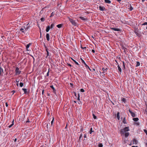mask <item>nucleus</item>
I'll return each instance as SVG.
<instances>
[{"label":"nucleus","instance_id":"423d86ee","mask_svg":"<svg viewBox=\"0 0 147 147\" xmlns=\"http://www.w3.org/2000/svg\"><path fill=\"white\" fill-rule=\"evenodd\" d=\"M129 111L131 114L132 117H136V115L134 113L132 112L130 109H129Z\"/></svg>","mask_w":147,"mask_h":147},{"label":"nucleus","instance_id":"603ef678","mask_svg":"<svg viewBox=\"0 0 147 147\" xmlns=\"http://www.w3.org/2000/svg\"><path fill=\"white\" fill-rule=\"evenodd\" d=\"M84 138H86V134H84Z\"/></svg>","mask_w":147,"mask_h":147},{"label":"nucleus","instance_id":"e433bc0d","mask_svg":"<svg viewBox=\"0 0 147 147\" xmlns=\"http://www.w3.org/2000/svg\"><path fill=\"white\" fill-rule=\"evenodd\" d=\"M54 13L53 12L51 13V15L50 17H52L53 16H54Z\"/></svg>","mask_w":147,"mask_h":147},{"label":"nucleus","instance_id":"de8ad7c7","mask_svg":"<svg viewBox=\"0 0 147 147\" xmlns=\"http://www.w3.org/2000/svg\"><path fill=\"white\" fill-rule=\"evenodd\" d=\"M123 68L124 69L125 68V66L124 64V62H123Z\"/></svg>","mask_w":147,"mask_h":147},{"label":"nucleus","instance_id":"a19ab883","mask_svg":"<svg viewBox=\"0 0 147 147\" xmlns=\"http://www.w3.org/2000/svg\"><path fill=\"white\" fill-rule=\"evenodd\" d=\"M92 115L93 117V118L94 119H96V117L94 114H93Z\"/></svg>","mask_w":147,"mask_h":147},{"label":"nucleus","instance_id":"9b49d317","mask_svg":"<svg viewBox=\"0 0 147 147\" xmlns=\"http://www.w3.org/2000/svg\"><path fill=\"white\" fill-rule=\"evenodd\" d=\"M99 9L100 11H105V8L104 7L100 6L99 7Z\"/></svg>","mask_w":147,"mask_h":147},{"label":"nucleus","instance_id":"4468645a","mask_svg":"<svg viewBox=\"0 0 147 147\" xmlns=\"http://www.w3.org/2000/svg\"><path fill=\"white\" fill-rule=\"evenodd\" d=\"M46 38H47V40L48 41H49V39H50L49 35V34H48V33L46 35Z\"/></svg>","mask_w":147,"mask_h":147},{"label":"nucleus","instance_id":"58836bf2","mask_svg":"<svg viewBox=\"0 0 147 147\" xmlns=\"http://www.w3.org/2000/svg\"><path fill=\"white\" fill-rule=\"evenodd\" d=\"M82 134H81V135H80V137H79V139L80 140V139H81V138H82Z\"/></svg>","mask_w":147,"mask_h":147},{"label":"nucleus","instance_id":"a211bd4d","mask_svg":"<svg viewBox=\"0 0 147 147\" xmlns=\"http://www.w3.org/2000/svg\"><path fill=\"white\" fill-rule=\"evenodd\" d=\"M71 59L77 65H78L79 66L80 65L75 60H74V59H73V58H71Z\"/></svg>","mask_w":147,"mask_h":147},{"label":"nucleus","instance_id":"8fccbe9b","mask_svg":"<svg viewBox=\"0 0 147 147\" xmlns=\"http://www.w3.org/2000/svg\"><path fill=\"white\" fill-rule=\"evenodd\" d=\"M116 0L119 3H120L121 2V0Z\"/></svg>","mask_w":147,"mask_h":147},{"label":"nucleus","instance_id":"1a4fd4ad","mask_svg":"<svg viewBox=\"0 0 147 147\" xmlns=\"http://www.w3.org/2000/svg\"><path fill=\"white\" fill-rule=\"evenodd\" d=\"M111 29L114 30L115 31H121V29L119 28H111Z\"/></svg>","mask_w":147,"mask_h":147},{"label":"nucleus","instance_id":"5701e85b","mask_svg":"<svg viewBox=\"0 0 147 147\" xmlns=\"http://www.w3.org/2000/svg\"><path fill=\"white\" fill-rule=\"evenodd\" d=\"M129 135V132H126L125 134V137H128Z\"/></svg>","mask_w":147,"mask_h":147},{"label":"nucleus","instance_id":"2f4dec72","mask_svg":"<svg viewBox=\"0 0 147 147\" xmlns=\"http://www.w3.org/2000/svg\"><path fill=\"white\" fill-rule=\"evenodd\" d=\"M123 122L124 124L126 123V120H125V118H123Z\"/></svg>","mask_w":147,"mask_h":147},{"label":"nucleus","instance_id":"13d9d810","mask_svg":"<svg viewBox=\"0 0 147 147\" xmlns=\"http://www.w3.org/2000/svg\"><path fill=\"white\" fill-rule=\"evenodd\" d=\"M30 121H29V120H28L26 122V123H28V122H29Z\"/></svg>","mask_w":147,"mask_h":147},{"label":"nucleus","instance_id":"5fc2aeb1","mask_svg":"<svg viewBox=\"0 0 147 147\" xmlns=\"http://www.w3.org/2000/svg\"><path fill=\"white\" fill-rule=\"evenodd\" d=\"M68 66H70V67H71V65L70 64H68Z\"/></svg>","mask_w":147,"mask_h":147},{"label":"nucleus","instance_id":"6e6d98bb","mask_svg":"<svg viewBox=\"0 0 147 147\" xmlns=\"http://www.w3.org/2000/svg\"><path fill=\"white\" fill-rule=\"evenodd\" d=\"M44 90H42V95L43 94H44Z\"/></svg>","mask_w":147,"mask_h":147},{"label":"nucleus","instance_id":"c03bdc74","mask_svg":"<svg viewBox=\"0 0 147 147\" xmlns=\"http://www.w3.org/2000/svg\"><path fill=\"white\" fill-rule=\"evenodd\" d=\"M92 128H90V134H91L93 132V131L92 130Z\"/></svg>","mask_w":147,"mask_h":147},{"label":"nucleus","instance_id":"6ab92c4d","mask_svg":"<svg viewBox=\"0 0 147 147\" xmlns=\"http://www.w3.org/2000/svg\"><path fill=\"white\" fill-rule=\"evenodd\" d=\"M79 18L82 20H87V18H85L84 17H80Z\"/></svg>","mask_w":147,"mask_h":147},{"label":"nucleus","instance_id":"393cba45","mask_svg":"<svg viewBox=\"0 0 147 147\" xmlns=\"http://www.w3.org/2000/svg\"><path fill=\"white\" fill-rule=\"evenodd\" d=\"M98 147H103V145L102 143H99L98 145Z\"/></svg>","mask_w":147,"mask_h":147},{"label":"nucleus","instance_id":"a18cd8bd","mask_svg":"<svg viewBox=\"0 0 147 147\" xmlns=\"http://www.w3.org/2000/svg\"><path fill=\"white\" fill-rule=\"evenodd\" d=\"M144 131L146 133V135L147 136V130L146 129H145L144 130Z\"/></svg>","mask_w":147,"mask_h":147},{"label":"nucleus","instance_id":"a878e982","mask_svg":"<svg viewBox=\"0 0 147 147\" xmlns=\"http://www.w3.org/2000/svg\"><path fill=\"white\" fill-rule=\"evenodd\" d=\"M121 101L124 103H125L126 101V99L124 98H121Z\"/></svg>","mask_w":147,"mask_h":147},{"label":"nucleus","instance_id":"dca6fc26","mask_svg":"<svg viewBox=\"0 0 147 147\" xmlns=\"http://www.w3.org/2000/svg\"><path fill=\"white\" fill-rule=\"evenodd\" d=\"M20 31H21L22 32L24 33L25 29L23 27H22L20 29Z\"/></svg>","mask_w":147,"mask_h":147},{"label":"nucleus","instance_id":"79ce46f5","mask_svg":"<svg viewBox=\"0 0 147 147\" xmlns=\"http://www.w3.org/2000/svg\"><path fill=\"white\" fill-rule=\"evenodd\" d=\"M80 94H78V97L77 99H78V100H80Z\"/></svg>","mask_w":147,"mask_h":147},{"label":"nucleus","instance_id":"f3484780","mask_svg":"<svg viewBox=\"0 0 147 147\" xmlns=\"http://www.w3.org/2000/svg\"><path fill=\"white\" fill-rule=\"evenodd\" d=\"M22 90L24 91V94H26L27 92V89L26 88H22Z\"/></svg>","mask_w":147,"mask_h":147},{"label":"nucleus","instance_id":"2eb2a0df","mask_svg":"<svg viewBox=\"0 0 147 147\" xmlns=\"http://www.w3.org/2000/svg\"><path fill=\"white\" fill-rule=\"evenodd\" d=\"M107 68L106 67V68H103L102 69V70L103 71V72L102 73L103 74V73H105L107 72Z\"/></svg>","mask_w":147,"mask_h":147},{"label":"nucleus","instance_id":"412c9836","mask_svg":"<svg viewBox=\"0 0 147 147\" xmlns=\"http://www.w3.org/2000/svg\"><path fill=\"white\" fill-rule=\"evenodd\" d=\"M50 26H48L46 29V31L47 32H48L50 30Z\"/></svg>","mask_w":147,"mask_h":147},{"label":"nucleus","instance_id":"69168bd1","mask_svg":"<svg viewBox=\"0 0 147 147\" xmlns=\"http://www.w3.org/2000/svg\"><path fill=\"white\" fill-rule=\"evenodd\" d=\"M105 76V74H103V75H102V76Z\"/></svg>","mask_w":147,"mask_h":147},{"label":"nucleus","instance_id":"f257e3e1","mask_svg":"<svg viewBox=\"0 0 147 147\" xmlns=\"http://www.w3.org/2000/svg\"><path fill=\"white\" fill-rule=\"evenodd\" d=\"M129 130V127H126L123 129H121L120 131V134L121 135H123L126 132L128 131Z\"/></svg>","mask_w":147,"mask_h":147},{"label":"nucleus","instance_id":"338daca9","mask_svg":"<svg viewBox=\"0 0 147 147\" xmlns=\"http://www.w3.org/2000/svg\"><path fill=\"white\" fill-rule=\"evenodd\" d=\"M70 84L71 85H73V84H71V83H70Z\"/></svg>","mask_w":147,"mask_h":147},{"label":"nucleus","instance_id":"9d476101","mask_svg":"<svg viewBox=\"0 0 147 147\" xmlns=\"http://www.w3.org/2000/svg\"><path fill=\"white\" fill-rule=\"evenodd\" d=\"M32 45V43H29L26 46V51H29V50H28V49L30 47V46L31 45Z\"/></svg>","mask_w":147,"mask_h":147},{"label":"nucleus","instance_id":"72a5a7b5","mask_svg":"<svg viewBox=\"0 0 147 147\" xmlns=\"http://www.w3.org/2000/svg\"><path fill=\"white\" fill-rule=\"evenodd\" d=\"M40 20L42 22H43L45 20V19L43 18H40Z\"/></svg>","mask_w":147,"mask_h":147},{"label":"nucleus","instance_id":"c756f323","mask_svg":"<svg viewBox=\"0 0 147 147\" xmlns=\"http://www.w3.org/2000/svg\"><path fill=\"white\" fill-rule=\"evenodd\" d=\"M55 24H54L53 23L51 24V26L50 27V28H53Z\"/></svg>","mask_w":147,"mask_h":147},{"label":"nucleus","instance_id":"774afa93","mask_svg":"<svg viewBox=\"0 0 147 147\" xmlns=\"http://www.w3.org/2000/svg\"><path fill=\"white\" fill-rule=\"evenodd\" d=\"M146 145L147 146V143H146Z\"/></svg>","mask_w":147,"mask_h":147},{"label":"nucleus","instance_id":"680f3d73","mask_svg":"<svg viewBox=\"0 0 147 147\" xmlns=\"http://www.w3.org/2000/svg\"><path fill=\"white\" fill-rule=\"evenodd\" d=\"M138 147L137 146H132V147Z\"/></svg>","mask_w":147,"mask_h":147},{"label":"nucleus","instance_id":"7c9ffc66","mask_svg":"<svg viewBox=\"0 0 147 147\" xmlns=\"http://www.w3.org/2000/svg\"><path fill=\"white\" fill-rule=\"evenodd\" d=\"M140 65V63L138 61H137L136 66V67Z\"/></svg>","mask_w":147,"mask_h":147},{"label":"nucleus","instance_id":"f03ea898","mask_svg":"<svg viewBox=\"0 0 147 147\" xmlns=\"http://www.w3.org/2000/svg\"><path fill=\"white\" fill-rule=\"evenodd\" d=\"M68 19L69 21L71 23L72 25L75 26H77V23L75 20L69 17H68Z\"/></svg>","mask_w":147,"mask_h":147},{"label":"nucleus","instance_id":"0e129e2a","mask_svg":"<svg viewBox=\"0 0 147 147\" xmlns=\"http://www.w3.org/2000/svg\"><path fill=\"white\" fill-rule=\"evenodd\" d=\"M74 102L76 103V101H74Z\"/></svg>","mask_w":147,"mask_h":147},{"label":"nucleus","instance_id":"b1692460","mask_svg":"<svg viewBox=\"0 0 147 147\" xmlns=\"http://www.w3.org/2000/svg\"><path fill=\"white\" fill-rule=\"evenodd\" d=\"M133 121H137L139 119L138 118H134L133 119Z\"/></svg>","mask_w":147,"mask_h":147},{"label":"nucleus","instance_id":"4be33fe9","mask_svg":"<svg viewBox=\"0 0 147 147\" xmlns=\"http://www.w3.org/2000/svg\"><path fill=\"white\" fill-rule=\"evenodd\" d=\"M105 1L106 3L110 4L111 3V1L110 0H105Z\"/></svg>","mask_w":147,"mask_h":147},{"label":"nucleus","instance_id":"052dcab7","mask_svg":"<svg viewBox=\"0 0 147 147\" xmlns=\"http://www.w3.org/2000/svg\"><path fill=\"white\" fill-rule=\"evenodd\" d=\"M76 94H77L76 93V92H75L74 95H75V96H76Z\"/></svg>","mask_w":147,"mask_h":147},{"label":"nucleus","instance_id":"09e8293b","mask_svg":"<svg viewBox=\"0 0 147 147\" xmlns=\"http://www.w3.org/2000/svg\"><path fill=\"white\" fill-rule=\"evenodd\" d=\"M16 92V91L15 90H13L11 92L13 93V94H14Z\"/></svg>","mask_w":147,"mask_h":147},{"label":"nucleus","instance_id":"e2e57ef3","mask_svg":"<svg viewBox=\"0 0 147 147\" xmlns=\"http://www.w3.org/2000/svg\"><path fill=\"white\" fill-rule=\"evenodd\" d=\"M45 48H46H46H47V47L45 45Z\"/></svg>","mask_w":147,"mask_h":147},{"label":"nucleus","instance_id":"c9c22d12","mask_svg":"<svg viewBox=\"0 0 147 147\" xmlns=\"http://www.w3.org/2000/svg\"><path fill=\"white\" fill-rule=\"evenodd\" d=\"M23 85V84L22 82H20V87H22Z\"/></svg>","mask_w":147,"mask_h":147},{"label":"nucleus","instance_id":"4d7b16f0","mask_svg":"<svg viewBox=\"0 0 147 147\" xmlns=\"http://www.w3.org/2000/svg\"><path fill=\"white\" fill-rule=\"evenodd\" d=\"M17 139L16 138H15V140H14V142H16V141H17Z\"/></svg>","mask_w":147,"mask_h":147},{"label":"nucleus","instance_id":"4c0bfd02","mask_svg":"<svg viewBox=\"0 0 147 147\" xmlns=\"http://www.w3.org/2000/svg\"><path fill=\"white\" fill-rule=\"evenodd\" d=\"M49 69L48 71L47 74V76H48L49 75Z\"/></svg>","mask_w":147,"mask_h":147},{"label":"nucleus","instance_id":"0eeeda50","mask_svg":"<svg viewBox=\"0 0 147 147\" xmlns=\"http://www.w3.org/2000/svg\"><path fill=\"white\" fill-rule=\"evenodd\" d=\"M3 73V70L2 67L0 66V77L1 76Z\"/></svg>","mask_w":147,"mask_h":147},{"label":"nucleus","instance_id":"6e6552de","mask_svg":"<svg viewBox=\"0 0 147 147\" xmlns=\"http://www.w3.org/2000/svg\"><path fill=\"white\" fill-rule=\"evenodd\" d=\"M127 8L130 11L133 10V8L130 4H129L127 7Z\"/></svg>","mask_w":147,"mask_h":147},{"label":"nucleus","instance_id":"c85d7f7f","mask_svg":"<svg viewBox=\"0 0 147 147\" xmlns=\"http://www.w3.org/2000/svg\"><path fill=\"white\" fill-rule=\"evenodd\" d=\"M117 67L119 71L120 72H121L122 71V70L120 67L119 66V65H118Z\"/></svg>","mask_w":147,"mask_h":147},{"label":"nucleus","instance_id":"bb28decb","mask_svg":"<svg viewBox=\"0 0 147 147\" xmlns=\"http://www.w3.org/2000/svg\"><path fill=\"white\" fill-rule=\"evenodd\" d=\"M14 124V120H13L12 122V124L9 126L8 127L9 128L11 127Z\"/></svg>","mask_w":147,"mask_h":147},{"label":"nucleus","instance_id":"20e7f679","mask_svg":"<svg viewBox=\"0 0 147 147\" xmlns=\"http://www.w3.org/2000/svg\"><path fill=\"white\" fill-rule=\"evenodd\" d=\"M25 29V31H26L27 30L29 29L30 27L29 23H28L26 26H24L23 27Z\"/></svg>","mask_w":147,"mask_h":147},{"label":"nucleus","instance_id":"cd10ccee","mask_svg":"<svg viewBox=\"0 0 147 147\" xmlns=\"http://www.w3.org/2000/svg\"><path fill=\"white\" fill-rule=\"evenodd\" d=\"M63 25V24H59L57 25V26L58 28H61V27H62Z\"/></svg>","mask_w":147,"mask_h":147},{"label":"nucleus","instance_id":"37998d69","mask_svg":"<svg viewBox=\"0 0 147 147\" xmlns=\"http://www.w3.org/2000/svg\"><path fill=\"white\" fill-rule=\"evenodd\" d=\"M80 91L81 92H84V91H85V90H84L82 89V88L80 89Z\"/></svg>","mask_w":147,"mask_h":147},{"label":"nucleus","instance_id":"7ed1b4c3","mask_svg":"<svg viewBox=\"0 0 147 147\" xmlns=\"http://www.w3.org/2000/svg\"><path fill=\"white\" fill-rule=\"evenodd\" d=\"M81 59L82 63H84L86 69H88L90 71H91L89 67L86 64L82 58H81Z\"/></svg>","mask_w":147,"mask_h":147},{"label":"nucleus","instance_id":"39448f33","mask_svg":"<svg viewBox=\"0 0 147 147\" xmlns=\"http://www.w3.org/2000/svg\"><path fill=\"white\" fill-rule=\"evenodd\" d=\"M15 72L16 74H19L21 73V71L19 70V68L17 67L15 70Z\"/></svg>","mask_w":147,"mask_h":147},{"label":"nucleus","instance_id":"aec40b11","mask_svg":"<svg viewBox=\"0 0 147 147\" xmlns=\"http://www.w3.org/2000/svg\"><path fill=\"white\" fill-rule=\"evenodd\" d=\"M119 114V112H118L117 113V117L118 120H119L120 119Z\"/></svg>","mask_w":147,"mask_h":147},{"label":"nucleus","instance_id":"ea45409f","mask_svg":"<svg viewBox=\"0 0 147 147\" xmlns=\"http://www.w3.org/2000/svg\"><path fill=\"white\" fill-rule=\"evenodd\" d=\"M147 25V22H145L142 24V26Z\"/></svg>","mask_w":147,"mask_h":147},{"label":"nucleus","instance_id":"bf43d9fd","mask_svg":"<svg viewBox=\"0 0 147 147\" xmlns=\"http://www.w3.org/2000/svg\"><path fill=\"white\" fill-rule=\"evenodd\" d=\"M145 0H142V2H143V3H144V1H145Z\"/></svg>","mask_w":147,"mask_h":147},{"label":"nucleus","instance_id":"f8f14e48","mask_svg":"<svg viewBox=\"0 0 147 147\" xmlns=\"http://www.w3.org/2000/svg\"><path fill=\"white\" fill-rule=\"evenodd\" d=\"M50 87L52 89L53 91V92L55 93L56 92V90L54 87L53 86L51 85L50 86Z\"/></svg>","mask_w":147,"mask_h":147},{"label":"nucleus","instance_id":"49530a36","mask_svg":"<svg viewBox=\"0 0 147 147\" xmlns=\"http://www.w3.org/2000/svg\"><path fill=\"white\" fill-rule=\"evenodd\" d=\"M81 48L83 49H85V50H86V47H82L81 46Z\"/></svg>","mask_w":147,"mask_h":147},{"label":"nucleus","instance_id":"864d4df0","mask_svg":"<svg viewBox=\"0 0 147 147\" xmlns=\"http://www.w3.org/2000/svg\"><path fill=\"white\" fill-rule=\"evenodd\" d=\"M5 105L6 107H7L8 106V105L7 103L6 102L5 103Z\"/></svg>","mask_w":147,"mask_h":147},{"label":"nucleus","instance_id":"f704fd0d","mask_svg":"<svg viewBox=\"0 0 147 147\" xmlns=\"http://www.w3.org/2000/svg\"><path fill=\"white\" fill-rule=\"evenodd\" d=\"M133 141L134 143L136 144L137 140L136 139H133Z\"/></svg>","mask_w":147,"mask_h":147},{"label":"nucleus","instance_id":"473e14b6","mask_svg":"<svg viewBox=\"0 0 147 147\" xmlns=\"http://www.w3.org/2000/svg\"><path fill=\"white\" fill-rule=\"evenodd\" d=\"M54 118L53 117V119L52 121H51V126L53 125V122H54Z\"/></svg>","mask_w":147,"mask_h":147},{"label":"nucleus","instance_id":"ddd939ff","mask_svg":"<svg viewBox=\"0 0 147 147\" xmlns=\"http://www.w3.org/2000/svg\"><path fill=\"white\" fill-rule=\"evenodd\" d=\"M46 51L47 52V55L46 57V58H47V57L49 55V49L47 48H46Z\"/></svg>","mask_w":147,"mask_h":147},{"label":"nucleus","instance_id":"3c124183","mask_svg":"<svg viewBox=\"0 0 147 147\" xmlns=\"http://www.w3.org/2000/svg\"><path fill=\"white\" fill-rule=\"evenodd\" d=\"M92 52H93V53H95V51L94 50L92 49Z\"/></svg>","mask_w":147,"mask_h":147}]
</instances>
